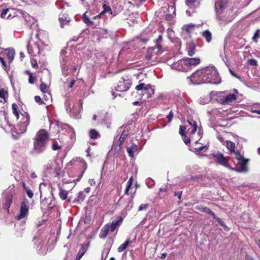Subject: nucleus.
I'll return each instance as SVG.
<instances>
[{
    "instance_id": "62",
    "label": "nucleus",
    "mask_w": 260,
    "mask_h": 260,
    "mask_svg": "<svg viewBox=\"0 0 260 260\" xmlns=\"http://www.w3.org/2000/svg\"><path fill=\"white\" fill-rule=\"evenodd\" d=\"M31 66L33 68H36L38 66V63L36 60L31 62Z\"/></svg>"
},
{
    "instance_id": "20",
    "label": "nucleus",
    "mask_w": 260,
    "mask_h": 260,
    "mask_svg": "<svg viewBox=\"0 0 260 260\" xmlns=\"http://www.w3.org/2000/svg\"><path fill=\"white\" fill-rule=\"evenodd\" d=\"M129 135V131L128 130H124L122 133L121 134V135L119 138L118 140V145L120 149L121 148V147L124 141V140L126 139L128 135Z\"/></svg>"
},
{
    "instance_id": "14",
    "label": "nucleus",
    "mask_w": 260,
    "mask_h": 260,
    "mask_svg": "<svg viewBox=\"0 0 260 260\" xmlns=\"http://www.w3.org/2000/svg\"><path fill=\"white\" fill-rule=\"evenodd\" d=\"M171 68L178 71H186L187 68L184 59L180 60L171 65Z\"/></svg>"
},
{
    "instance_id": "39",
    "label": "nucleus",
    "mask_w": 260,
    "mask_h": 260,
    "mask_svg": "<svg viewBox=\"0 0 260 260\" xmlns=\"http://www.w3.org/2000/svg\"><path fill=\"white\" fill-rule=\"evenodd\" d=\"M48 86L44 83V82H42L40 84V89L41 91H42L43 93H47L48 92Z\"/></svg>"
},
{
    "instance_id": "57",
    "label": "nucleus",
    "mask_w": 260,
    "mask_h": 260,
    "mask_svg": "<svg viewBox=\"0 0 260 260\" xmlns=\"http://www.w3.org/2000/svg\"><path fill=\"white\" fill-rule=\"evenodd\" d=\"M44 98L45 101H47L51 98V95L49 93H47V94L44 95Z\"/></svg>"
},
{
    "instance_id": "49",
    "label": "nucleus",
    "mask_w": 260,
    "mask_h": 260,
    "mask_svg": "<svg viewBox=\"0 0 260 260\" xmlns=\"http://www.w3.org/2000/svg\"><path fill=\"white\" fill-rule=\"evenodd\" d=\"M26 190L27 196L29 198H32L34 196V193H33L32 191L29 188H27L26 190Z\"/></svg>"
},
{
    "instance_id": "12",
    "label": "nucleus",
    "mask_w": 260,
    "mask_h": 260,
    "mask_svg": "<svg viewBox=\"0 0 260 260\" xmlns=\"http://www.w3.org/2000/svg\"><path fill=\"white\" fill-rule=\"evenodd\" d=\"M4 207L8 210L12 203L13 193L10 190H6L4 193Z\"/></svg>"
},
{
    "instance_id": "8",
    "label": "nucleus",
    "mask_w": 260,
    "mask_h": 260,
    "mask_svg": "<svg viewBox=\"0 0 260 260\" xmlns=\"http://www.w3.org/2000/svg\"><path fill=\"white\" fill-rule=\"evenodd\" d=\"M238 160L237 166L234 168L235 171L239 172H246L248 171L247 165L248 160L245 159L241 153H238L235 157Z\"/></svg>"
},
{
    "instance_id": "23",
    "label": "nucleus",
    "mask_w": 260,
    "mask_h": 260,
    "mask_svg": "<svg viewBox=\"0 0 260 260\" xmlns=\"http://www.w3.org/2000/svg\"><path fill=\"white\" fill-rule=\"evenodd\" d=\"M138 150L137 146L134 144H133L130 147L127 148V152L131 157H133L134 153L136 152Z\"/></svg>"
},
{
    "instance_id": "9",
    "label": "nucleus",
    "mask_w": 260,
    "mask_h": 260,
    "mask_svg": "<svg viewBox=\"0 0 260 260\" xmlns=\"http://www.w3.org/2000/svg\"><path fill=\"white\" fill-rule=\"evenodd\" d=\"M29 202L27 199H24L21 203L19 214L16 216L17 220H21L28 215Z\"/></svg>"
},
{
    "instance_id": "33",
    "label": "nucleus",
    "mask_w": 260,
    "mask_h": 260,
    "mask_svg": "<svg viewBox=\"0 0 260 260\" xmlns=\"http://www.w3.org/2000/svg\"><path fill=\"white\" fill-rule=\"evenodd\" d=\"M82 19L83 22L86 23L87 25H92L93 24V22L90 20L89 17L87 16L86 13H84L82 15Z\"/></svg>"
},
{
    "instance_id": "47",
    "label": "nucleus",
    "mask_w": 260,
    "mask_h": 260,
    "mask_svg": "<svg viewBox=\"0 0 260 260\" xmlns=\"http://www.w3.org/2000/svg\"><path fill=\"white\" fill-rule=\"evenodd\" d=\"M148 204H141L138 208L139 211L145 210L148 208Z\"/></svg>"
},
{
    "instance_id": "17",
    "label": "nucleus",
    "mask_w": 260,
    "mask_h": 260,
    "mask_svg": "<svg viewBox=\"0 0 260 260\" xmlns=\"http://www.w3.org/2000/svg\"><path fill=\"white\" fill-rule=\"evenodd\" d=\"M187 69L188 67L196 66L200 62L199 58H184Z\"/></svg>"
},
{
    "instance_id": "7",
    "label": "nucleus",
    "mask_w": 260,
    "mask_h": 260,
    "mask_svg": "<svg viewBox=\"0 0 260 260\" xmlns=\"http://www.w3.org/2000/svg\"><path fill=\"white\" fill-rule=\"evenodd\" d=\"M138 91L140 92V94L143 95H146L147 98H150L154 93V89L153 86L150 84H145L144 83H140L135 87Z\"/></svg>"
},
{
    "instance_id": "45",
    "label": "nucleus",
    "mask_w": 260,
    "mask_h": 260,
    "mask_svg": "<svg viewBox=\"0 0 260 260\" xmlns=\"http://www.w3.org/2000/svg\"><path fill=\"white\" fill-rule=\"evenodd\" d=\"M35 101L36 103H38L40 105L45 104L44 102H43L40 96L36 95L34 98Z\"/></svg>"
},
{
    "instance_id": "15",
    "label": "nucleus",
    "mask_w": 260,
    "mask_h": 260,
    "mask_svg": "<svg viewBox=\"0 0 260 260\" xmlns=\"http://www.w3.org/2000/svg\"><path fill=\"white\" fill-rule=\"evenodd\" d=\"M228 149L229 150L230 154L234 155L235 157L237 156L238 153H241L240 151L235 150V143L231 141H226L225 144H224Z\"/></svg>"
},
{
    "instance_id": "59",
    "label": "nucleus",
    "mask_w": 260,
    "mask_h": 260,
    "mask_svg": "<svg viewBox=\"0 0 260 260\" xmlns=\"http://www.w3.org/2000/svg\"><path fill=\"white\" fill-rule=\"evenodd\" d=\"M162 37L161 35H159L156 41V43H161V42H162Z\"/></svg>"
},
{
    "instance_id": "13",
    "label": "nucleus",
    "mask_w": 260,
    "mask_h": 260,
    "mask_svg": "<svg viewBox=\"0 0 260 260\" xmlns=\"http://www.w3.org/2000/svg\"><path fill=\"white\" fill-rule=\"evenodd\" d=\"M131 86L130 82L128 80H125L122 79L118 82L115 90L117 91L123 92L127 91Z\"/></svg>"
},
{
    "instance_id": "28",
    "label": "nucleus",
    "mask_w": 260,
    "mask_h": 260,
    "mask_svg": "<svg viewBox=\"0 0 260 260\" xmlns=\"http://www.w3.org/2000/svg\"><path fill=\"white\" fill-rule=\"evenodd\" d=\"M133 182V176H131L129 178V179L127 182V184H126V188H125V193H124V194L125 195L128 196V191H129V190L131 186L132 185Z\"/></svg>"
},
{
    "instance_id": "38",
    "label": "nucleus",
    "mask_w": 260,
    "mask_h": 260,
    "mask_svg": "<svg viewBox=\"0 0 260 260\" xmlns=\"http://www.w3.org/2000/svg\"><path fill=\"white\" fill-rule=\"evenodd\" d=\"M259 38H260V30L259 29H257L255 31V33L254 34V36L252 37V40L254 42L257 43L258 41V39Z\"/></svg>"
},
{
    "instance_id": "24",
    "label": "nucleus",
    "mask_w": 260,
    "mask_h": 260,
    "mask_svg": "<svg viewBox=\"0 0 260 260\" xmlns=\"http://www.w3.org/2000/svg\"><path fill=\"white\" fill-rule=\"evenodd\" d=\"M133 196H128V198L125 199L126 202L125 203L126 205L125 206V209L126 210H130L132 208L133 204Z\"/></svg>"
},
{
    "instance_id": "5",
    "label": "nucleus",
    "mask_w": 260,
    "mask_h": 260,
    "mask_svg": "<svg viewBox=\"0 0 260 260\" xmlns=\"http://www.w3.org/2000/svg\"><path fill=\"white\" fill-rule=\"evenodd\" d=\"M40 43L41 44V45L44 46V43L40 40L38 42H36L31 38L28 41L27 46L28 53L31 56H35L37 54H40Z\"/></svg>"
},
{
    "instance_id": "34",
    "label": "nucleus",
    "mask_w": 260,
    "mask_h": 260,
    "mask_svg": "<svg viewBox=\"0 0 260 260\" xmlns=\"http://www.w3.org/2000/svg\"><path fill=\"white\" fill-rule=\"evenodd\" d=\"M187 122L189 124L193 127V129L192 130L191 134H193L197 130V123L196 122L192 119H188L187 120Z\"/></svg>"
},
{
    "instance_id": "43",
    "label": "nucleus",
    "mask_w": 260,
    "mask_h": 260,
    "mask_svg": "<svg viewBox=\"0 0 260 260\" xmlns=\"http://www.w3.org/2000/svg\"><path fill=\"white\" fill-rule=\"evenodd\" d=\"M207 149V148L206 146H200L194 148V150L197 153H199L201 151L205 152L206 151Z\"/></svg>"
},
{
    "instance_id": "29",
    "label": "nucleus",
    "mask_w": 260,
    "mask_h": 260,
    "mask_svg": "<svg viewBox=\"0 0 260 260\" xmlns=\"http://www.w3.org/2000/svg\"><path fill=\"white\" fill-rule=\"evenodd\" d=\"M130 243V241H129V240L128 239L127 240H126L124 243H123L122 244H121L117 249V251L119 252H122L123 251H124L126 248L128 246V245Z\"/></svg>"
},
{
    "instance_id": "21",
    "label": "nucleus",
    "mask_w": 260,
    "mask_h": 260,
    "mask_svg": "<svg viewBox=\"0 0 260 260\" xmlns=\"http://www.w3.org/2000/svg\"><path fill=\"white\" fill-rule=\"evenodd\" d=\"M60 60L61 61V68L64 70H66V68L68 66L67 65V63L68 61L69 58L67 56H64V53L63 52H61V53Z\"/></svg>"
},
{
    "instance_id": "36",
    "label": "nucleus",
    "mask_w": 260,
    "mask_h": 260,
    "mask_svg": "<svg viewBox=\"0 0 260 260\" xmlns=\"http://www.w3.org/2000/svg\"><path fill=\"white\" fill-rule=\"evenodd\" d=\"M68 193V191L63 190L60 187L59 188V196L62 200H64L67 198Z\"/></svg>"
},
{
    "instance_id": "54",
    "label": "nucleus",
    "mask_w": 260,
    "mask_h": 260,
    "mask_svg": "<svg viewBox=\"0 0 260 260\" xmlns=\"http://www.w3.org/2000/svg\"><path fill=\"white\" fill-rule=\"evenodd\" d=\"M173 116H174L173 113L172 111H171L170 112L169 114H168V115L167 116V118L169 120V122H170L172 120Z\"/></svg>"
},
{
    "instance_id": "11",
    "label": "nucleus",
    "mask_w": 260,
    "mask_h": 260,
    "mask_svg": "<svg viewBox=\"0 0 260 260\" xmlns=\"http://www.w3.org/2000/svg\"><path fill=\"white\" fill-rule=\"evenodd\" d=\"M191 83L194 84L205 83L202 73V69L197 70L189 77Z\"/></svg>"
},
{
    "instance_id": "37",
    "label": "nucleus",
    "mask_w": 260,
    "mask_h": 260,
    "mask_svg": "<svg viewBox=\"0 0 260 260\" xmlns=\"http://www.w3.org/2000/svg\"><path fill=\"white\" fill-rule=\"evenodd\" d=\"M12 111L14 115L16 117L17 119H19V114L18 113L17 106L15 104H12Z\"/></svg>"
},
{
    "instance_id": "60",
    "label": "nucleus",
    "mask_w": 260,
    "mask_h": 260,
    "mask_svg": "<svg viewBox=\"0 0 260 260\" xmlns=\"http://www.w3.org/2000/svg\"><path fill=\"white\" fill-rule=\"evenodd\" d=\"M229 71H230V73L231 74V75L232 76H234V77H236V78H237L238 79L240 78V77L239 76L237 75L232 70L230 69Z\"/></svg>"
},
{
    "instance_id": "19",
    "label": "nucleus",
    "mask_w": 260,
    "mask_h": 260,
    "mask_svg": "<svg viewBox=\"0 0 260 260\" xmlns=\"http://www.w3.org/2000/svg\"><path fill=\"white\" fill-rule=\"evenodd\" d=\"M196 26L195 24L192 23L184 25L182 28V31L189 35L194 31Z\"/></svg>"
},
{
    "instance_id": "31",
    "label": "nucleus",
    "mask_w": 260,
    "mask_h": 260,
    "mask_svg": "<svg viewBox=\"0 0 260 260\" xmlns=\"http://www.w3.org/2000/svg\"><path fill=\"white\" fill-rule=\"evenodd\" d=\"M59 21L60 22V26L61 27H63L64 25L67 24L70 21V19L69 18L67 17L66 16L60 17L59 18Z\"/></svg>"
},
{
    "instance_id": "48",
    "label": "nucleus",
    "mask_w": 260,
    "mask_h": 260,
    "mask_svg": "<svg viewBox=\"0 0 260 260\" xmlns=\"http://www.w3.org/2000/svg\"><path fill=\"white\" fill-rule=\"evenodd\" d=\"M249 64L252 66H256L257 65V61L255 59H250L248 60Z\"/></svg>"
},
{
    "instance_id": "3",
    "label": "nucleus",
    "mask_w": 260,
    "mask_h": 260,
    "mask_svg": "<svg viewBox=\"0 0 260 260\" xmlns=\"http://www.w3.org/2000/svg\"><path fill=\"white\" fill-rule=\"evenodd\" d=\"M122 218L118 217L117 220H113L111 223H108L105 225L101 229L100 237L101 238L105 239L107 237L109 232H114L117 230L121 224Z\"/></svg>"
},
{
    "instance_id": "2",
    "label": "nucleus",
    "mask_w": 260,
    "mask_h": 260,
    "mask_svg": "<svg viewBox=\"0 0 260 260\" xmlns=\"http://www.w3.org/2000/svg\"><path fill=\"white\" fill-rule=\"evenodd\" d=\"M202 73L205 83H220L221 78L215 67H209L202 69Z\"/></svg>"
},
{
    "instance_id": "26",
    "label": "nucleus",
    "mask_w": 260,
    "mask_h": 260,
    "mask_svg": "<svg viewBox=\"0 0 260 260\" xmlns=\"http://www.w3.org/2000/svg\"><path fill=\"white\" fill-rule=\"evenodd\" d=\"M85 199L83 191H80L74 200V203H81Z\"/></svg>"
},
{
    "instance_id": "51",
    "label": "nucleus",
    "mask_w": 260,
    "mask_h": 260,
    "mask_svg": "<svg viewBox=\"0 0 260 260\" xmlns=\"http://www.w3.org/2000/svg\"><path fill=\"white\" fill-rule=\"evenodd\" d=\"M183 137V141L185 143V144L187 145L190 143V140L189 138H187L185 135H184Z\"/></svg>"
},
{
    "instance_id": "27",
    "label": "nucleus",
    "mask_w": 260,
    "mask_h": 260,
    "mask_svg": "<svg viewBox=\"0 0 260 260\" xmlns=\"http://www.w3.org/2000/svg\"><path fill=\"white\" fill-rule=\"evenodd\" d=\"M103 8H104L103 11L100 14H99L97 16H95L94 17V19H95L96 18L100 17L102 15H103L104 13H105L107 12H109L110 14L112 13V10L109 6H106V5H104L103 6Z\"/></svg>"
},
{
    "instance_id": "4",
    "label": "nucleus",
    "mask_w": 260,
    "mask_h": 260,
    "mask_svg": "<svg viewBox=\"0 0 260 260\" xmlns=\"http://www.w3.org/2000/svg\"><path fill=\"white\" fill-rule=\"evenodd\" d=\"M20 121L16 127V132L18 134H22L26 131L27 125L29 123V116L28 113L25 112L19 115Z\"/></svg>"
},
{
    "instance_id": "44",
    "label": "nucleus",
    "mask_w": 260,
    "mask_h": 260,
    "mask_svg": "<svg viewBox=\"0 0 260 260\" xmlns=\"http://www.w3.org/2000/svg\"><path fill=\"white\" fill-rule=\"evenodd\" d=\"M0 61L1 62V64H2L3 69L7 72L8 67H7V64H6L4 59L1 56H0Z\"/></svg>"
},
{
    "instance_id": "35",
    "label": "nucleus",
    "mask_w": 260,
    "mask_h": 260,
    "mask_svg": "<svg viewBox=\"0 0 260 260\" xmlns=\"http://www.w3.org/2000/svg\"><path fill=\"white\" fill-rule=\"evenodd\" d=\"M8 96V91L4 88H0V98L6 101V98Z\"/></svg>"
},
{
    "instance_id": "42",
    "label": "nucleus",
    "mask_w": 260,
    "mask_h": 260,
    "mask_svg": "<svg viewBox=\"0 0 260 260\" xmlns=\"http://www.w3.org/2000/svg\"><path fill=\"white\" fill-rule=\"evenodd\" d=\"M203 211L211 215L213 218H215V214L208 208L207 207H204L203 209Z\"/></svg>"
},
{
    "instance_id": "1",
    "label": "nucleus",
    "mask_w": 260,
    "mask_h": 260,
    "mask_svg": "<svg viewBox=\"0 0 260 260\" xmlns=\"http://www.w3.org/2000/svg\"><path fill=\"white\" fill-rule=\"evenodd\" d=\"M49 141V134L45 129H41L36 134L34 142V149L38 153L43 152Z\"/></svg>"
},
{
    "instance_id": "40",
    "label": "nucleus",
    "mask_w": 260,
    "mask_h": 260,
    "mask_svg": "<svg viewBox=\"0 0 260 260\" xmlns=\"http://www.w3.org/2000/svg\"><path fill=\"white\" fill-rule=\"evenodd\" d=\"M79 162L80 164V166L84 168L83 171H82L81 176H82L83 173L84 172L85 169L87 167V165L85 161L82 158H79Z\"/></svg>"
},
{
    "instance_id": "16",
    "label": "nucleus",
    "mask_w": 260,
    "mask_h": 260,
    "mask_svg": "<svg viewBox=\"0 0 260 260\" xmlns=\"http://www.w3.org/2000/svg\"><path fill=\"white\" fill-rule=\"evenodd\" d=\"M196 47V45L192 41H188L186 43V50L188 55L192 56L195 54Z\"/></svg>"
},
{
    "instance_id": "25",
    "label": "nucleus",
    "mask_w": 260,
    "mask_h": 260,
    "mask_svg": "<svg viewBox=\"0 0 260 260\" xmlns=\"http://www.w3.org/2000/svg\"><path fill=\"white\" fill-rule=\"evenodd\" d=\"M7 51V56L9 59V63L12 62L14 59V55H15V51L14 49H6Z\"/></svg>"
},
{
    "instance_id": "30",
    "label": "nucleus",
    "mask_w": 260,
    "mask_h": 260,
    "mask_svg": "<svg viewBox=\"0 0 260 260\" xmlns=\"http://www.w3.org/2000/svg\"><path fill=\"white\" fill-rule=\"evenodd\" d=\"M89 134L92 139H95L100 137L99 133L94 129H91Z\"/></svg>"
},
{
    "instance_id": "63",
    "label": "nucleus",
    "mask_w": 260,
    "mask_h": 260,
    "mask_svg": "<svg viewBox=\"0 0 260 260\" xmlns=\"http://www.w3.org/2000/svg\"><path fill=\"white\" fill-rule=\"evenodd\" d=\"M88 181H89V183H90V184L91 185L95 184V182L93 179H90Z\"/></svg>"
},
{
    "instance_id": "53",
    "label": "nucleus",
    "mask_w": 260,
    "mask_h": 260,
    "mask_svg": "<svg viewBox=\"0 0 260 260\" xmlns=\"http://www.w3.org/2000/svg\"><path fill=\"white\" fill-rule=\"evenodd\" d=\"M34 81L35 78L32 76V75L31 74H30L28 78L29 83L30 84H33L34 83Z\"/></svg>"
},
{
    "instance_id": "52",
    "label": "nucleus",
    "mask_w": 260,
    "mask_h": 260,
    "mask_svg": "<svg viewBox=\"0 0 260 260\" xmlns=\"http://www.w3.org/2000/svg\"><path fill=\"white\" fill-rule=\"evenodd\" d=\"M52 149L54 150H57L60 148V146L57 143H53L52 144Z\"/></svg>"
},
{
    "instance_id": "18",
    "label": "nucleus",
    "mask_w": 260,
    "mask_h": 260,
    "mask_svg": "<svg viewBox=\"0 0 260 260\" xmlns=\"http://www.w3.org/2000/svg\"><path fill=\"white\" fill-rule=\"evenodd\" d=\"M89 246V242H88L86 244L81 245V248L77 254V256L76 257V260H79L81 258V257L84 255V254L86 252Z\"/></svg>"
},
{
    "instance_id": "55",
    "label": "nucleus",
    "mask_w": 260,
    "mask_h": 260,
    "mask_svg": "<svg viewBox=\"0 0 260 260\" xmlns=\"http://www.w3.org/2000/svg\"><path fill=\"white\" fill-rule=\"evenodd\" d=\"M52 169H53V164L52 163L48 164L46 166V171L51 170H52Z\"/></svg>"
},
{
    "instance_id": "64",
    "label": "nucleus",
    "mask_w": 260,
    "mask_h": 260,
    "mask_svg": "<svg viewBox=\"0 0 260 260\" xmlns=\"http://www.w3.org/2000/svg\"><path fill=\"white\" fill-rule=\"evenodd\" d=\"M251 111L252 112V113H257L258 114H260V110H253V109H251Z\"/></svg>"
},
{
    "instance_id": "46",
    "label": "nucleus",
    "mask_w": 260,
    "mask_h": 260,
    "mask_svg": "<svg viewBox=\"0 0 260 260\" xmlns=\"http://www.w3.org/2000/svg\"><path fill=\"white\" fill-rule=\"evenodd\" d=\"M186 127L184 126L180 125L179 128V134L182 136H184L185 135V131Z\"/></svg>"
},
{
    "instance_id": "6",
    "label": "nucleus",
    "mask_w": 260,
    "mask_h": 260,
    "mask_svg": "<svg viewBox=\"0 0 260 260\" xmlns=\"http://www.w3.org/2000/svg\"><path fill=\"white\" fill-rule=\"evenodd\" d=\"M224 92H218L217 93V101L223 105H232L237 99V96L235 93H231L225 95Z\"/></svg>"
},
{
    "instance_id": "56",
    "label": "nucleus",
    "mask_w": 260,
    "mask_h": 260,
    "mask_svg": "<svg viewBox=\"0 0 260 260\" xmlns=\"http://www.w3.org/2000/svg\"><path fill=\"white\" fill-rule=\"evenodd\" d=\"M182 196V191H177L175 192V196L177 197L179 199H180Z\"/></svg>"
},
{
    "instance_id": "32",
    "label": "nucleus",
    "mask_w": 260,
    "mask_h": 260,
    "mask_svg": "<svg viewBox=\"0 0 260 260\" xmlns=\"http://www.w3.org/2000/svg\"><path fill=\"white\" fill-rule=\"evenodd\" d=\"M214 219H215L218 222V223L224 229V230L227 231H229L230 229L228 226L226 225L224 221H222L221 218L217 217L215 215V218H214Z\"/></svg>"
},
{
    "instance_id": "50",
    "label": "nucleus",
    "mask_w": 260,
    "mask_h": 260,
    "mask_svg": "<svg viewBox=\"0 0 260 260\" xmlns=\"http://www.w3.org/2000/svg\"><path fill=\"white\" fill-rule=\"evenodd\" d=\"M65 106L66 107L67 110L69 111V112H71L72 111V109L70 107V103L69 101H66V102L65 103Z\"/></svg>"
},
{
    "instance_id": "22",
    "label": "nucleus",
    "mask_w": 260,
    "mask_h": 260,
    "mask_svg": "<svg viewBox=\"0 0 260 260\" xmlns=\"http://www.w3.org/2000/svg\"><path fill=\"white\" fill-rule=\"evenodd\" d=\"M201 35L206 39L207 43H210L212 39V34L209 30L202 31Z\"/></svg>"
},
{
    "instance_id": "41",
    "label": "nucleus",
    "mask_w": 260,
    "mask_h": 260,
    "mask_svg": "<svg viewBox=\"0 0 260 260\" xmlns=\"http://www.w3.org/2000/svg\"><path fill=\"white\" fill-rule=\"evenodd\" d=\"M9 11V9H4L2 12V13H1V17L3 18H10L11 17V15L9 14L8 16H7V14L8 13V12Z\"/></svg>"
},
{
    "instance_id": "10",
    "label": "nucleus",
    "mask_w": 260,
    "mask_h": 260,
    "mask_svg": "<svg viewBox=\"0 0 260 260\" xmlns=\"http://www.w3.org/2000/svg\"><path fill=\"white\" fill-rule=\"evenodd\" d=\"M212 155L216 158V161L220 165L225 167L230 170H234V168L231 167L228 163V159L224 157L223 154L220 152H214Z\"/></svg>"
},
{
    "instance_id": "61",
    "label": "nucleus",
    "mask_w": 260,
    "mask_h": 260,
    "mask_svg": "<svg viewBox=\"0 0 260 260\" xmlns=\"http://www.w3.org/2000/svg\"><path fill=\"white\" fill-rule=\"evenodd\" d=\"M76 82V80H74V79H73L71 82H70V85H69V88H72L74 85L75 84Z\"/></svg>"
},
{
    "instance_id": "58",
    "label": "nucleus",
    "mask_w": 260,
    "mask_h": 260,
    "mask_svg": "<svg viewBox=\"0 0 260 260\" xmlns=\"http://www.w3.org/2000/svg\"><path fill=\"white\" fill-rule=\"evenodd\" d=\"M152 53H148V54L145 56V59L147 60H149L152 58Z\"/></svg>"
}]
</instances>
